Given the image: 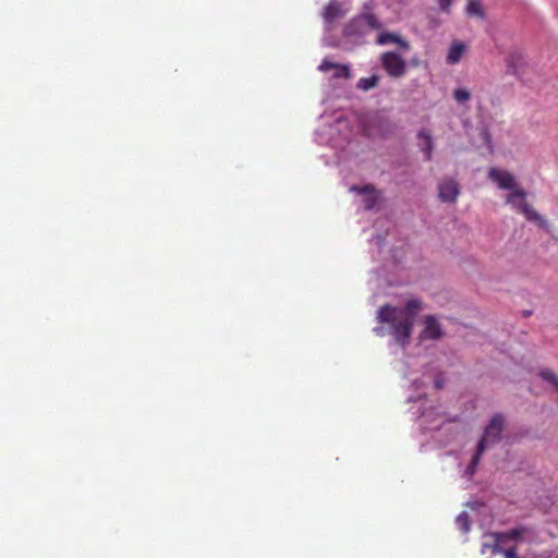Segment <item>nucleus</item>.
<instances>
[{"label": "nucleus", "instance_id": "a211bd4d", "mask_svg": "<svg viewBox=\"0 0 558 558\" xmlns=\"http://www.w3.org/2000/svg\"><path fill=\"white\" fill-rule=\"evenodd\" d=\"M466 12L471 16H484V11L482 9L481 0H469Z\"/></svg>", "mask_w": 558, "mask_h": 558}, {"label": "nucleus", "instance_id": "ddd939ff", "mask_svg": "<svg viewBox=\"0 0 558 558\" xmlns=\"http://www.w3.org/2000/svg\"><path fill=\"white\" fill-rule=\"evenodd\" d=\"M343 15L344 11L342 10L341 4L336 1L329 2L324 12V19L327 23H332L335 20Z\"/></svg>", "mask_w": 558, "mask_h": 558}, {"label": "nucleus", "instance_id": "9b49d317", "mask_svg": "<svg viewBox=\"0 0 558 558\" xmlns=\"http://www.w3.org/2000/svg\"><path fill=\"white\" fill-rule=\"evenodd\" d=\"M417 140L421 141L418 145L425 154V159L427 161L432 160L434 142L430 132L427 129H421L417 132Z\"/></svg>", "mask_w": 558, "mask_h": 558}, {"label": "nucleus", "instance_id": "b1692460", "mask_svg": "<svg viewBox=\"0 0 558 558\" xmlns=\"http://www.w3.org/2000/svg\"><path fill=\"white\" fill-rule=\"evenodd\" d=\"M501 554H504L505 558H519L515 547H510L505 550L502 549Z\"/></svg>", "mask_w": 558, "mask_h": 558}, {"label": "nucleus", "instance_id": "4be33fe9", "mask_svg": "<svg viewBox=\"0 0 558 558\" xmlns=\"http://www.w3.org/2000/svg\"><path fill=\"white\" fill-rule=\"evenodd\" d=\"M456 522L463 532H468L470 530V521L466 513L459 514Z\"/></svg>", "mask_w": 558, "mask_h": 558}, {"label": "nucleus", "instance_id": "bb28decb", "mask_svg": "<svg viewBox=\"0 0 558 558\" xmlns=\"http://www.w3.org/2000/svg\"><path fill=\"white\" fill-rule=\"evenodd\" d=\"M374 332L377 335V336H385L386 331L384 329V327H376L374 328Z\"/></svg>", "mask_w": 558, "mask_h": 558}, {"label": "nucleus", "instance_id": "f8f14e48", "mask_svg": "<svg viewBox=\"0 0 558 558\" xmlns=\"http://www.w3.org/2000/svg\"><path fill=\"white\" fill-rule=\"evenodd\" d=\"M376 43L378 45L397 44L403 50L410 49L409 43L393 33H380L377 36Z\"/></svg>", "mask_w": 558, "mask_h": 558}, {"label": "nucleus", "instance_id": "aec40b11", "mask_svg": "<svg viewBox=\"0 0 558 558\" xmlns=\"http://www.w3.org/2000/svg\"><path fill=\"white\" fill-rule=\"evenodd\" d=\"M453 98L458 101V102H465L468 100H470L471 98V94L468 89L465 88H458L453 92Z\"/></svg>", "mask_w": 558, "mask_h": 558}, {"label": "nucleus", "instance_id": "393cba45", "mask_svg": "<svg viewBox=\"0 0 558 558\" xmlns=\"http://www.w3.org/2000/svg\"><path fill=\"white\" fill-rule=\"evenodd\" d=\"M376 197L375 196H372L367 199H365V208L366 209H372L374 207V205L376 204Z\"/></svg>", "mask_w": 558, "mask_h": 558}, {"label": "nucleus", "instance_id": "2eb2a0df", "mask_svg": "<svg viewBox=\"0 0 558 558\" xmlns=\"http://www.w3.org/2000/svg\"><path fill=\"white\" fill-rule=\"evenodd\" d=\"M523 64V58L519 53H511L507 58L508 72L512 75H520V68Z\"/></svg>", "mask_w": 558, "mask_h": 558}, {"label": "nucleus", "instance_id": "a878e982", "mask_svg": "<svg viewBox=\"0 0 558 558\" xmlns=\"http://www.w3.org/2000/svg\"><path fill=\"white\" fill-rule=\"evenodd\" d=\"M452 0H438V3L442 10H448Z\"/></svg>", "mask_w": 558, "mask_h": 558}, {"label": "nucleus", "instance_id": "dca6fc26", "mask_svg": "<svg viewBox=\"0 0 558 558\" xmlns=\"http://www.w3.org/2000/svg\"><path fill=\"white\" fill-rule=\"evenodd\" d=\"M379 83V76L378 75H371L368 77H362L359 80L356 87L362 90H369L374 87H376Z\"/></svg>", "mask_w": 558, "mask_h": 558}, {"label": "nucleus", "instance_id": "f03ea898", "mask_svg": "<svg viewBox=\"0 0 558 558\" xmlns=\"http://www.w3.org/2000/svg\"><path fill=\"white\" fill-rule=\"evenodd\" d=\"M374 1L369 0L364 3L360 14L351 19L343 27V37L354 44H362L364 37L372 31H380L383 24L374 14Z\"/></svg>", "mask_w": 558, "mask_h": 558}, {"label": "nucleus", "instance_id": "5701e85b", "mask_svg": "<svg viewBox=\"0 0 558 558\" xmlns=\"http://www.w3.org/2000/svg\"><path fill=\"white\" fill-rule=\"evenodd\" d=\"M353 191H356L359 194H367L373 195L375 193V187L371 184H366L364 186H352Z\"/></svg>", "mask_w": 558, "mask_h": 558}, {"label": "nucleus", "instance_id": "1a4fd4ad", "mask_svg": "<svg viewBox=\"0 0 558 558\" xmlns=\"http://www.w3.org/2000/svg\"><path fill=\"white\" fill-rule=\"evenodd\" d=\"M322 72H328L333 70L332 76L335 78H349L351 76L350 68L345 64H339L328 59H324L318 66Z\"/></svg>", "mask_w": 558, "mask_h": 558}, {"label": "nucleus", "instance_id": "9d476101", "mask_svg": "<svg viewBox=\"0 0 558 558\" xmlns=\"http://www.w3.org/2000/svg\"><path fill=\"white\" fill-rule=\"evenodd\" d=\"M502 538L499 533H493L485 536V541L482 544V554L490 553L492 555L501 554L502 548L500 546Z\"/></svg>", "mask_w": 558, "mask_h": 558}, {"label": "nucleus", "instance_id": "6e6552de", "mask_svg": "<svg viewBox=\"0 0 558 558\" xmlns=\"http://www.w3.org/2000/svg\"><path fill=\"white\" fill-rule=\"evenodd\" d=\"M442 337V329L439 322L433 315H427L424 322V329L422 330V339L437 340Z\"/></svg>", "mask_w": 558, "mask_h": 558}, {"label": "nucleus", "instance_id": "39448f33", "mask_svg": "<svg viewBox=\"0 0 558 558\" xmlns=\"http://www.w3.org/2000/svg\"><path fill=\"white\" fill-rule=\"evenodd\" d=\"M380 64L386 73L392 78H400L407 73L405 60L393 51L380 54Z\"/></svg>", "mask_w": 558, "mask_h": 558}, {"label": "nucleus", "instance_id": "6ab92c4d", "mask_svg": "<svg viewBox=\"0 0 558 558\" xmlns=\"http://www.w3.org/2000/svg\"><path fill=\"white\" fill-rule=\"evenodd\" d=\"M483 453H484L483 446H477L476 451H475L470 464L466 468L468 474L473 475L475 473V470L481 461Z\"/></svg>", "mask_w": 558, "mask_h": 558}, {"label": "nucleus", "instance_id": "7ed1b4c3", "mask_svg": "<svg viewBox=\"0 0 558 558\" xmlns=\"http://www.w3.org/2000/svg\"><path fill=\"white\" fill-rule=\"evenodd\" d=\"M506 202L522 214L526 220L536 223L544 230L548 229V222L526 202V192L523 189L511 191L507 195Z\"/></svg>", "mask_w": 558, "mask_h": 558}, {"label": "nucleus", "instance_id": "412c9836", "mask_svg": "<svg viewBox=\"0 0 558 558\" xmlns=\"http://www.w3.org/2000/svg\"><path fill=\"white\" fill-rule=\"evenodd\" d=\"M541 377L550 384H553L555 387L558 388V376L550 369H543L539 373Z\"/></svg>", "mask_w": 558, "mask_h": 558}, {"label": "nucleus", "instance_id": "423d86ee", "mask_svg": "<svg viewBox=\"0 0 558 558\" xmlns=\"http://www.w3.org/2000/svg\"><path fill=\"white\" fill-rule=\"evenodd\" d=\"M488 178L495 182L499 189L512 191L515 190L514 177L507 170L493 167L488 171Z\"/></svg>", "mask_w": 558, "mask_h": 558}, {"label": "nucleus", "instance_id": "20e7f679", "mask_svg": "<svg viewBox=\"0 0 558 558\" xmlns=\"http://www.w3.org/2000/svg\"><path fill=\"white\" fill-rule=\"evenodd\" d=\"M505 427V417L502 414H495L488 425L484 429V434L480 439L477 446H483V450L485 451L489 445H495L500 441L501 433Z\"/></svg>", "mask_w": 558, "mask_h": 558}, {"label": "nucleus", "instance_id": "4468645a", "mask_svg": "<svg viewBox=\"0 0 558 558\" xmlns=\"http://www.w3.org/2000/svg\"><path fill=\"white\" fill-rule=\"evenodd\" d=\"M464 50H465V46L462 43H460V41L453 43L451 45V47L449 48V51L447 54V62L449 64L458 63L461 60Z\"/></svg>", "mask_w": 558, "mask_h": 558}, {"label": "nucleus", "instance_id": "f257e3e1", "mask_svg": "<svg viewBox=\"0 0 558 558\" xmlns=\"http://www.w3.org/2000/svg\"><path fill=\"white\" fill-rule=\"evenodd\" d=\"M422 310V302L417 299L409 300L403 307L385 304L377 311L376 318L389 327L388 333L401 347L410 343L414 322Z\"/></svg>", "mask_w": 558, "mask_h": 558}, {"label": "nucleus", "instance_id": "0eeeda50", "mask_svg": "<svg viewBox=\"0 0 558 558\" xmlns=\"http://www.w3.org/2000/svg\"><path fill=\"white\" fill-rule=\"evenodd\" d=\"M439 197L444 202L453 203L460 194V186L457 181L448 179L439 184Z\"/></svg>", "mask_w": 558, "mask_h": 558}, {"label": "nucleus", "instance_id": "f3484780", "mask_svg": "<svg viewBox=\"0 0 558 558\" xmlns=\"http://www.w3.org/2000/svg\"><path fill=\"white\" fill-rule=\"evenodd\" d=\"M527 531V527L525 526H519L514 527L512 530H509L504 533H499L502 541L504 539H511V541H518L522 537V535Z\"/></svg>", "mask_w": 558, "mask_h": 558}]
</instances>
